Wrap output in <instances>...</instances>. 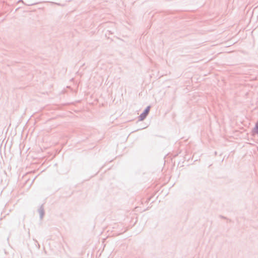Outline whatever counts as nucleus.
Listing matches in <instances>:
<instances>
[{
    "instance_id": "f257e3e1",
    "label": "nucleus",
    "mask_w": 258,
    "mask_h": 258,
    "mask_svg": "<svg viewBox=\"0 0 258 258\" xmlns=\"http://www.w3.org/2000/svg\"><path fill=\"white\" fill-rule=\"evenodd\" d=\"M150 106H148L146 109L144 110V112L142 113L139 118H140V120H143L146 117V116H147V115L148 114L149 112V111H150Z\"/></svg>"
},
{
    "instance_id": "f03ea898",
    "label": "nucleus",
    "mask_w": 258,
    "mask_h": 258,
    "mask_svg": "<svg viewBox=\"0 0 258 258\" xmlns=\"http://www.w3.org/2000/svg\"><path fill=\"white\" fill-rule=\"evenodd\" d=\"M252 133L253 134H258V121L255 124V125L252 130Z\"/></svg>"
},
{
    "instance_id": "7ed1b4c3",
    "label": "nucleus",
    "mask_w": 258,
    "mask_h": 258,
    "mask_svg": "<svg viewBox=\"0 0 258 258\" xmlns=\"http://www.w3.org/2000/svg\"><path fill=\"white\" fill-rule=\"evenodd\" d=\"M39 214L40 215V217L42 218L44 215V211L43 209L41 208L39 210Z\"/></svg>"
}]
</instances>
